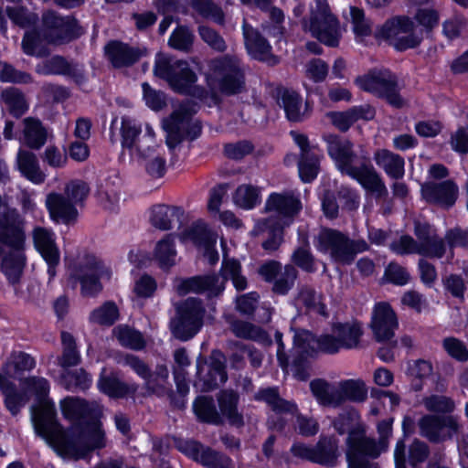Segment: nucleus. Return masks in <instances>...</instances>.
Returning <instances> with one entry per match:
<instances>
[{"instance_id": "obj_1", "label": "nucleus", "mask_w": 468, "mask_h": 468, "mask_svg": "<svg viewBox=\"0 0 468 468\" xmlns=\"http://www.w3.org/2000/svg\"><path fill=\"white\" fill-rule=\"evenodd\" d=\"M52 405L48 409V420L53 416ZM37 434L61 457L79 460L94 450L106 447L105 432L95 420L87 421L84 427L66 431L58 422L37 420Z\"/></svg>"}, {"instance_id": "obj_2", "label": "nucleus", "mask_w": 468, "mask_h": 468, "mask_svg": "<svg viewBox=\"0 0 468 468\" xmlns=\"http://www.w3.org/2000/svg\"><path fill=\"white\" fill-rule=\"evenodd\" d=\"M329 156L336 168L343 174L356 180L361 186L377 199H386L388 188L378 172L371 164L367 153L357 154L354 144L346 138L335 134L324 136Z\"/></svg>"}, {"instance_id": "obj_3", "label": "nucleus", "mask_w": 468, "mask_h": 468, "mask_svg": "<svg viewBox=\"0 0 468 468\" xmlns=\"http://www.w3.org/2000/svg\"><path fill=\"white\" fill-rule=\"evenodd\" d=\"M414 235H402L390 244L392 251L399 255L418 254L427 258L441 259L450 249L451 258L453 249L468 247V231L462 229H452L446 232L444 238L440 237L432 226L426 222H414Z\"/></svg>"}, {"instance_id": "obj_4", "label": "nucleus", "mask_w": 468, "mask_h": 468, "mask_svg": "<svg viewBox=\"0 0 468 468\" xmlns=\"http://www.w3.org/2000/svg\"><path fill=\"white\" fill-rule=\"evenodd\" d=\"M25 235L16 210H7L0 217L1 268L8 281L16 283L25 266Z\"/></svg>"}, {"instance_id": "obj_5", "label": "nucleus", "mask_w": 468, "mask_h": 468, "mask_svg": "<svg viewBox=\"0 0 468 468\" xmlns=\"http://www.w3.org/2000/svg\"><path fill=\"white\" fill-rule=\"evenodd\" d=\"M219 274L221 280L217 274L178 279L176 292L180 295L194 292L207 293L209 297L218 296L224 291L229 279L232 281L237 291H244L247 288V278L241 274V265L238 260L224 255Z\"/></svg>"}, {"instance_id": "obj_6", "label": "nucleus", "mask_w": 468, "mask_h": 468, "mask_svg": "<svg viewBox=\"0 0 468 468\" xmlns=\"http://www.w3.org/2000/svg\"><path fill=\"white\" fill-rule=\"evenodd\" d=\"M392 419L384 420L378 424V441L368 438L363 431L350 432L346 438V461L348 468H378L377 463L368 458H377L388 449V439L392 433Z\"/></svg>"}, {"instance_id": "obj_7", "label": "nucleus", "mask_w": 468, "mask_h": 468, "mask_svg": "<svg viewBox=\"0 0 468 468\" xmlns=\"http://www.w3.org/2000/svg\"><path fill=\"white\" fill-rule=\"evenodd\" d=\"M207 83L211 90L232 96L246 90L245 70L239 58L225 55L210 60Z\"/></svg>"}, {"instance_id": "obj_8", "label": "nucleus", "mask_w": 468, "mask_h": 468, "mask_svg": "<svg viewBox=\"0 0 468 468\" xmlns=\"http://www.w3.org/2000/svg\"><path fill=\"white\" fill-rule=\"evenodd\" d=\"M110 130L112 143L120 141L122 149L128 150L131 155L150 157L157 147L154 130L147 125L145 133H142L141 127L128 117H122L120 123L114 118Z\"/></svg>"}, {"instance_id": "obj_9", "label": "nucleus", "mask_w": 468, "mask_h": 468, "mask_svg": "<svg viewBox=\"0 0 468 468\" xmlns=\"http://www.w3.org/2000/svg\"><path fill=\"white\" fill-rule=\"evenodd\" d=\"M318 251L328 253L333 261L339 264H351L358 253L369 250V245L363 239H353L340 230L324 228L314 238Z\"/></svg>"}, {"instance_id": "obj_10", "label": "nucleus", "mask_w": 468, "mask_h": 468, "mask_svg": "<svg viewBox=\"0 0 468 468\" xmlns=\"http://www.w3.org/2000/svg\"><path fill=\"white\" fill-rule=\"evenodd\" d=\"M117 362L119 365L131 367L144 380V388L149 394L161 398L167 397L170 403L177 409L185 407L184 400L176 399L175 392L168 387L169 371L165 365H157L152 371L142 359L132 354L121 355Z\"/></svg>"}, {"instance_id": "obj_11", "label": "nucleus", "mask_w": 468, "mask_h": 468, "mask_svg": "<svg viewBox=\"0 0 468 468\" xmlns=\"http://www.w3.org/2000/svg\"><path fill=\"white\" fill-rule=\"evenodd\" d=\"M355 83L364 91L385 100L390 106L399 109L405 105L396 74L387 69H374L358 76Z\"/></svg>"}, {"instance_id": "obj_12", "label": "nucleus", "mask_w": 468, "mask_h": 468, "mask_svg": "<svg viewBox=\"0 0 468 468\" xmlns=\"http://www.w3.org/2000/svg\"><path fill=\"white\" fill-rule=\"evenodd\" d=\"M195 112V104L187 100L164 121V129L167 133L165 143L170 150H174L185 139L193 141L200 135L201 125L198 122H190Z\"/></svg>"}, {"instance_id": "obj_13", "label": "nucleus", "mask_w": 468, "mask_h": 468, "mask_svg": "<svg viewBox=\"0 0 468 468\" xmlns=\"http://www.w3.org/2000/svg\"><path fill=\"white\" fill-rule=\"evenodd\" d=\"M176 314L170 322L173 335L181 340L191 339L201 328L204 314L202 302L197 298H187L176 307Z\"/></svg>"}, {"instance_id": "obj_14", "label": "nucleus", "mask_w": 468, "mask_h": 468, "mask_svg": "<svg viewBox=\"0 0 468 468\" xmlns=\"http://www.w3.org/2000/svg\"><path fill=\"white\" fill-rule=\"evenodd\" d=\"M316 2V9L312 11L309 24L303 21V27L324 45L337 47L341 37L339 21L329 11L325 0Z\"/></svg>"}, {"instance_id": "obj_15", "label": "nucleus", "mask_w": 468, "mask_h": 468, "mask_svg": "<svg viewBox=\"0 0 468 468\" xmlns=\"http://www.w3.org/2000/svg\"><path fill=\"white\" fill-rule=\"evenodd\" d=\"M43 37L52 44H63L83 34L82 27L73 16H59L54 11L42 16Z\"/></svg>"}, {"instance_id": "obj_16", "label": "nucleus", "mask_w": 468, "mask_h": 468, "mask_svg": "<svg viewBox=\"0 0 468 468\" xmlns=\"http://www.w3.org/2000/svg\"><path fill=\"white\" fill-rule=\"evenodd\" d=\"M100 263L93 256L87 255L69 265V281L75 288L77 282L81 285V294L93 297L102 290L100 282Z\"/></svg>"}, {"instance_id": "obj_17", "label": "nucleus", "mask_w": 468, "mask_h": 468, "mask_svg": "<svg viewBox=\"0 0 468 468\" xmlns=\"http://www.w3.org/2000/svg\"><path fill=\"white\" fill-rule=\"evenodd\" d=\"M339 441L334 436L321 437L314 446L303 443L292 445L291 451L296 457L305 459L312 463L332 467L336 464L340 456Z\"/></svg>"}, {"instance_id": "obj_18", "label": "nucleus", "mask_w": 468, "mask_h": 468, "mask_svg": "<svg viewBox=\"0 0 468 468\" xmlns=\"http://www.w3.org/2000/svg\"><path fill=\"white\" fill-rule=\"evenodd\" d=\"M362 335V327L356 322L335 324L331 334L322 335L324 353L336 354L341 349L358 348Z\"/></svg>"}, {"instance_id": "obj_19", "label": "nucleus", "mask_w": 468, "mask_h": 468, "mask_svg": "<svg viewBox=\"0 0 468 468\" xmlns=\"http://www.w3.org/2000/svg\"><path fill=\"white\" fill-rule=\"evenodd\" d=\"M24 385L27 389L34 391L38 401L37 405L31 407V419L35 431L37 432V420L38 419L42 420L43 422H48V420H49L48 419V412L50 405H52L54 411L50 420L58 422L57 420V410L55 404L51 399L48 398V394L49 392L48 381L44 378L30 377L24 379Z\"/></svg>"}, {"instance_id": "obj_20", "label": "nucleus", "mask_w": 468, "mask_h": 468, "mask_svg": "<svg viewBox=\"0 0 468 468\" xmlns=\"http://www.w3.org/2000/svg\"><path fill=\"white\" fill-rule=\"evenodd\" d=\"M180 450L206 468H234V462L225 453L195 441L181 444Z\"/></svg>"}, {"instance_id": "obj_21", "label": "nucleus", "mask_w": 468, "mask_h": 468, "mask_svg": "<svg viewBox=\"0 0 468 468\" xmlns=\"http://www.w3.org/2000/svg\"><path fill=\"white\" fill-rule=\"evenodd\" d=\"M197 378L203 392L213 390L228 379L225 356L222 352L215 350L210 356V363H197Z\"/></svg>"}, {"instance_id": "obj_22", "label": "nucleus", "mask_w": 468, "mask_h": 468, "mask_svg": "<svg viewBox=\"0 0 468 468\" xmlns=\"http://www.w3.org/2000/svg\"><path fill=\"white\" fill-rule=\"evenodd\" d=\"M301 209L300 199L290 192L272 193L265 203V210L276 213L283 226H288Z\"/></svg>"}, {"instance_id": "obj_23", "label": "nucleus", "mask_w": 468, "mask_h": 468, "mask_svg": "<svg viewBox=\"0 0 468 468\" xmlns=\"http://www.w3.org/2000/svg\"><path fill=\"white\" fill-rule=\"evenodd\" d=\"M242 32L246 49L253 58L270 65L278 64L279 58L272 54L271 46L268 40L246 20L243 21Z\"/></svg>"}, {"instance_id": "obj_24", "label": "nucleus", "mask_w": 468, "mask_h": 468, "mask_svg": "<svg viewBox=\"0 0 468 468\" xmlns=\"http://www.w3.org/2000/svg\"><path fill=\"white\" fill-rule=\"evenodd\" d=\"M398 327L396 314L387 303L376 304L371 321V328L378 342H390Z\"/></svg>"}, {"instance_id": "obj_25", "label": "nucleus", "mask_w": 468, "mask_h": 468, "mask_svg": "<svg viewBox=\"0 0 468 468\" xmlns=\"http://www.w3.org/2000/svg\"><path fill=\"white\" fill-rule=\"evenodd\" d=\"M197 80V74L190 69L186 61L176 60L169 84L176 92L192 93L200 99L205 98L207 96L205 89L194 86Z\"/></svg>"}, {"instance_id": "obj_26", "label": "nucleus", "mask_w": 468, "mask_h": 468, "mask_svg": "<svg viewBox=\"0 0 468 468\" xmlns=\"http://www.w3.org/2000/svg\"><path fill=\"white\" fill-rule=\"evenodd\" d=\"M186 219L185 211L180 207L158 204L151 209L150 222L160 230L180 229Z\"/></svg>"}, {"instance_id": "obj_27", "label": "nucleus", "mask_w": 468, "mask_h": 468, "mask_svg": "<svg viewBox=\"0 0 468 468\" xmlns=\"http://www.w3.org/2000/svg\"><path fill=\"white\" fill-rule=\"evenodd\" d=\"M34 243L48 268L49 280L56 276V267L59 263V251L56 246L54 234L44 228H36L33 231Z\"/></svg>"}, {"instance_id": "obj_28", "label": "nucleus", "mask_w": 468, "mask_h": 468, "mask_svg": "<svg viewBox=\"0 0 468 468\" xmlns=\"http://www.w3.org/2000/svg\"><path fill=\"white\" fill-rule=\"evenodd\" d=\"M104 49L107 58L117 69L130 67L144 55V50L117 40L108 43Z\"/></svg>"}, {"instance_id": "obj_29", "label": "nucleus", "mask_w": 468, "mask_h": 468, "mask_svg": "<svg viewBox=\"0 0 468 468\" xmlns=\"http://www.w3.org/2000/svg\"><path fill=\"white\" fill-rule=\"evenodd\" d=\"M421 193L426 201L452 207L458 197V186L452 180L441 183H426L421 187Z\"/></svg>"}, {"instance_id": "obj_30", "label": "nucleus", "mask_w": 468, "mask_h": 468, "mask_svg": "<svg viewBox=\"0 0 468 468\" xmlns=\"http://www.w3.org/2000/svg\"><path fill=\"white\" fill-rule=\"evenodd\" d=\"M277 101L283 108L290 122H300L310 115L311 111L308 102L303 104L302 97L295 90H279Z\"/></svg>"}, {"instance_id": "obj_31", "label": "nucleus", "mask_w": 468, "mask_h": 468, "mask_svg": "<svg viewBox=\"0 0 468 468\" xmlns=\"http://www.w3.org/2000/svg\"><path fill=\"white\" fill-rule=\"evenodd\" d=\"M46 206L51 219L57 223L69 224L78 217L76 207L63 194H48Z\"/></svg>"}, {"instance_id": "obj_32", "label": "nucleus", "mask_w": 468, "mask_h": 468, "mask_svg": "<svg viewBox=\"0 0 468 468\" xmlns=\"http://www.w3.org/2000/svg\"><path fill=\"white\" fill-rule=\"evenodd\" d=\"M376 164L392 179L399 180L405 175V161L402 156L387 149H378L374 154Z\"/></svg>"}, {"instance_id": "obj_33", "label": "nucleus", "mask_w": 468, "mask_h": 468, "mask_svg": "<svg viewBox=\"0 0 468 468\" xmlns=\"http://www.w3.org/2000/svg\"><path fill=\"white\" fill-rule=\"evenodd\" d=\"M413 29H415V24L410 17L397 16L388 19L382 26L378 27L375 31V37L382 38L391 44L399 33H409Z\"/></svg>"}, {"instance_id": "obj_34", "label": "nucleus", "mask_w": 468, "mask_h": 468, "mask_svg": "<svg viewBox=\"0 0 468 468\" xmlns=\"http://www.w3.org/2000/svg\"><path fill=\"white\" fill-rule=\"evenodd\" d=\"M310 389L316 400L324 407L337 408L341 406L342 397L338 394V385L316 378L310 382Z\"/></svg>"}, {"instance_id": "obj_35", "label": "nucleus", "mask_w": 468, "mask_h": 468, "mask_svg": "<svg viewBox=\"0 0 468 468\" xmlns=\"http://www.w3.org/2000/svg\"><path fill=\"white\" fill-rule=\"evenodd\" d=\"M98 388L101 392L114 399L133 396L138 389L137 385L128 384L114 374L101 375L98 381Z\"/></svg>"}, {"instance_id": "obj_36", "label": "nucleus", "mask_w": 468, "mask_h": 468, "mask_svg": "<svg viewBox=\"0 0 468 468\" xmlns=\"http://www.w3.org/2000/svg\"><path fill=\"white\" fill-rule=\"evenodd\" d=\"M220 412L229 424L235 427L244 425L243 416L238 411L239 395L231 389L221 390L217 396Z\"/></svg>"}, {"instance_id": "obj_37", "label": "nucleus", "mask_w": 468, "mask_h": 468, "mask_svg": "<svg viewBox=\"0 0 468 468\" xmlns=\"http://www.w3.org/2000/svg\"><path fill=\"white\" fill-rule=\"evenodd\" d=\"M230 331L239 338L258 342L263 346H271V338L268 333L260 326L242 320H233L230 323Z\"/></svg>"}, {"instance_id": "obj_38", "label": "nucleus", "mask_w": 468, "mask_h": 468, "mask_svg": "<svg viewBox=\"0 0 468 468\" xmlns=\"http://www.w3.org/2000/svg\"><path fill=\"white\" fill-rule=\"evenodd\" d=\"M420 434L431 442H441L452 438L451 432L442 433V420L441 416L424 415L418 421Z\"/></svg>"}, {"instance_id": "obj_39", "label": "nucleus", "mask_w": 468, "mask_h": 468, "mask_svg": "<svg viewBox=\"0 0 468 468\" xmlns=\"http://www.w3.org/2000/svg\"><path fill=\"white\" fill-rule=\"evenodd\" d=\"M17 165L22 175L35 184L45 181L46 175L41 171L36 154L27 150H19Z\"/></svg>"}, {"instance_id": "obj_40", "label": "nucleus", "mask_w": 468, "mask_h": 468, "mask_svg": "<svg viewBox=\"0 0 468 468\" xmlns=\"http://www.w3.org/2000/svg\"><path fill=\"white\" fill-rule=\"evenodd\" d=\"M257 399L265 401L271 409L278 414H297V406L294 402L282 399L276 388L261 389L256 397Z\"/></svg>"}, {"instance_id": "obj_41", "label": "nucleus", "mask_w": 468, "mask_h": 468, "mask_svg": "<svg viewBox=\"0 0 468 468\" xmlns=\"http://www.w3.org/2000/svg\"><path fill=\"white\" fill-rule=\"evenodd\" d=\"M60 409L65 419L80 423L92 412V407L86 400L72 397L62 399Z\"/></svg>"}, {"instance_id": "obj_42", "label": "nucleus", "mask_w": 468, "mask_h": 468, "mask_svg": "<svg viewBox=\"0 0 468 468\" xmlns=\"http://www.w3.org/2000/svg\"><path fill=\"white\" fill-rule=\"evenodd\" d=\"M296 300L305 307L308 313L316 314L324 318L329 316L326 306L322 302V295L318 294L314 288L308 285L300 286Z\"/></svg>"}, {"instance_id": "obj_43", "label": "nucleus", "mask_w": 468, "mask_h": 468, "mask_svg": "<svg viewBox=\"0 0 468 468\" xmlns=\"http://www.w3.org/2000/svg\"><path fill=\"white\" fill-rule=\"evenodd\" d=\"M338 394L342 397L341 405L346 401L364 402L367 398V388L361 379H346L337 383Z\"/></svg>"}, {"instance_id": "obj_44", "label": "nucleus", "mask_w": 468, "mask_h": 468, "mask_svg": "<svg viewBox=\"0 0 468 468\" xmlns=\"http://www.w3.org/2000/svg\"><path fill=\"white\" fill-rule=\"evenodd\" d=\"M193 410L197 419L203 422L219 425L222 418L217 410L214 399L209 396H200L196 399Z\"/></svg>"}, {"instance_id": "obj_45", "label": "nucleus", "mask_w": 468, "mask_h": 468, "mask_svg": "<svg viewBox=\"0 0 468 468\" xmlns=\"http://www.w3.org/2000/svg\"><path fill=\"white\" fill-rule=\"evenodd\" d=\"M0 389L5 396V404L12 415H16L27 403V399L22 392L16 390L14 383L0 373Z\"/></svg>"}, {"instance_id": "obj_46", "label": "nucleus", "mask_w": 468, "mask_h": 468, "mask_svg": "<svg viewBox=\"0 0 468 468\" xmlns=\"http://www.w3.org/2000/svg\"><path fill=\"white\" fill-rule=\"evenodd\" d=\"M322 342V335L316 337L307 330L297 331L293 336L294 348L302 356H311L315 352L324 353V344Z\"/></svg>"}, {"instance_id": "obj_47", "label": "nucleus", "mask_w": 468, "mask_h": 468, "mask_svg": "<svg viewBox=\"0 0 468 468\" xmlns=\"http://www.w3.org/2000/svg\"><path fill=\"white\" fill-rule=\"evenodd\" d=\"M232 199L237 207L251 209L261 203V188L250 184L240 185L233 193Z\"/></svg>"}, {"instance_id": "obj_48", "label": "nucleus", "mask_w": 468, "mask_h": 468, "mask_svg": "<svg viewBox=\"0 0 468 468\" xmlns=\"http://www.w3.org/2000/svg\"><path fill=\"white\" fill-rule=\"evenodd\" d=\"M189 3L191 8L201 17L209 19L219 26L225 25V13L214 0H190Z\"/></svg>"}, {"instance_id": "obj_49", "label": "nucleus", "mask_w": 468, "mask_h": 468, "mask_svg": "<svg viewBox=\"0 0 468 468\" xmlns=\"http://www.w3.org/2000/svg\"><path fill=\"white\" fill-rule=\"evenodd\" d=\"M24 135L27 146L39 149L47 141V131L38 120L27 118L24 120Z\"/></svg>"}, {"instance_id": "obj_50", "label": "nucleus", "mask_w": 468, "mask_h": 468, "mask_svg": "<svg viewBox=\"0 0 468 468\" xmlns=\"http://www.w3.org/2000/svg\"><path fill=\"white\" fill-rule=\"evenodd\" d=\"M154 257L162 269H169L176 264V250L172 234L166 235L157 242Z\"/></svg>"}, {"instance_id": "obj_51", "label": "nucleus", "mask_w": 468, "mask_h": 468, "mask_svg": "<svg viewBox=\"0 0 468 468\" xmlns=\"http://www.w3.org/2000/svg\"><path fill=\"white\" fill-rule=\"evenodd\" d=\"M61 343L63 350L61 356L58 357V365L62 367L77 366L80 361V356L77 350L73 335L63 331L61 333Z\"/></svg>"}, {"instance_id": "obj_52", "label": "nucleus", "mask_w": 468, "mask_h": 468, "mask_svg": "<svg viewBox=\"0 0 468 468\" xmlns=\"http://www.w3.org/2000/svg\"><path fill=\"white\" fill-rule=\"evenodd\" d=\"M119 318V309L115 303L105 302L100 307L94 309L90 314V321L100 325L111 326Z\"/></svg>"}, {"instance_id": "obj_53", "label": "nucleus", "mask_w": 468, "mask_h": 468, "mask_svg": "<svg viewBox=\"0 0 468 468\" xmlns=\"http://www.w3.org/2000/svg\"><path fill=\"white\" fill-rule=\"evenodd\" d=\"M283 228L281 222H275L272 218H267L262 222V230L268 231V239L262 243L265 250H278L283 239Z\"/></svg>"}, {"instance_id": "obj_54", "label": "nucleus", "mask_w": 468, "mask_h": 468, "mask_svg": "<svg viewBox=\"0 0 468 468\" xmlns=\"http://www.w3.org/2000/svg\"><path fill=\"white\" fill-rule=\"evenodd\" d=\"M35 365L34 358L28 354L15 352L5 364L4 372L9 377H14L17 372L31 370Z\"/></svg>"}, {"instance_id": "obj_55", "label": "nucleus", "mask_w": 468, "mask_h": 468, "mask_svg": "<svg viewBox=\"0 0 468 468\" xmlns=\"http://www.w3.org/2000/svg\"><path fill=\"white\" fill-rule=\"evenodd\" d=\"M298 170L301 179L305 183L312 182L319 171V159L314 153L300 154Z\"/></svg>"}, {"instance_id": "obj_56", "label": "nucleus", "mask_w": 468, "mask_h": 468, "mask_svg": "<svg viewBox=\"0 0 468 468\" xmlns=\"http://www.w3.org/2000/svg\"><path fill=\"white\" fill-rule=\"evenodd\" d=\"M297 277V269L292 264L285 265L273 282L272 292L281 295L287 294L293 287Z\"/></svg>"}, {"instance_id": "obj_57", "label": "nucleus", "mask_w": 468, "mask_h": 468, "mask_svg": "<svg viewBox=\"0 0 468 468\" xmlns=\"http://www.w3.org/2000/svg\"><path fill=\"white\" fill-rule=\"evenodd\" d=\"M1 97L9 112L16 118L22 116L27 110L24 95L16 88L3 90Z\"/></svg>"}, {"instance_id": "obj_58", "label": "nucleus", "mask_w": 468, "mask_h": 468, "mask_svg": "<svg viewBox=\"0 0 468 468\" xmlns=\"http://www.w3.org/2000/svg\"><path fill=\"white\" fill-rule=\"evenodd\" d=\"M36 71L42 75H65L70 73L71 65L63 57L54 56L37 65Z\"/></svg>"}, {"instance_id": "obj_59", "label": "nucleus", "mask_w": 468, "mask_h": 468, "mask_svg": "<svg viewBox=\"0 0 468 468\" xmlns=\"http://www.w3.org/2000/svg\"><path fill=\"white\" fill-rule=\"evenodd\" d=\"M22 48L27 55L37 58H45L49 54L48 49L41 45L40 34L36 30L26 32L22 40Z\"/></svg>"}, {"instance_id": "obj_60", "label": "nucleus", "mask_w": 468, "mask_h": 468, "mask_svg": "<svg viewBox=\"0 0 468 468\" xmlns=\"http://www.w3.org/2000/svg\"><path fill=\"white\" fill-rule=\"evenodd\" d=\"M359 415L353 408L344 409L333 420L332 424L339 434H345L353 431H360L352 429L354 424L358 420Z\"/></svg>"}, {"instance_id": "obj_61", "label": "nucleus", "mask_w": 468, "mask_h": 468, "mask_svg": "<svg viewBox=\"0 0 468 468\" xmlns=\"http://www.w3.org/2000/svg\"><path fill=\"white\" fill-rule=\"evenodd\" d=\"M116 337L122 346L133 350H140L144 347V341L142 335L129 326H119L114 330Z\"/></svg>"}, {"instance_id": "obj_62", "label": "nucleus", "mask_w": 468, "mask_h": 468, "mask_svg": "<svg viewBox=\"0 0 468 468\" xmlns=\"http://www.w3.org/2000/svg\"><path fill=\"white\" fill-rule=\"evenodd\" d=\"M200 38L213 50L223 53L227 50L228 45L224 37L214 28L201 25L197 28Z\"/></svg>"}, {"instance_id": "obj_63", "label": "nucleus", "mask_w": 468, "mask_h": 468, "mask_svg": "<svg viewBox=\"0 0 468 468\" xmlns=\"http://www.w3.org/2000/svg\"><path fill=\"white\" fill-rule=\"evenodd\" d=\"M422 404L428 411L450 413L455 409L454 401L443 395H431L422 399Z\"/></svg>"}, {"instance_id": "obj_64", "label": "nucleus", "mask_w": 468, "mask_h": 468, "mask_svg": "<svg viewBox=\"0 0 468 468\" xmlns=\"http://www.w3.org/2000/svg\"><path fill=\"white\" fill-rule=\"evenodd\" d=\"M193 41L194 35L190 29L186 27L179 26L173 31L168 44L175 49L188 51L192 48Z\"/></svg>"}]
</instances>
